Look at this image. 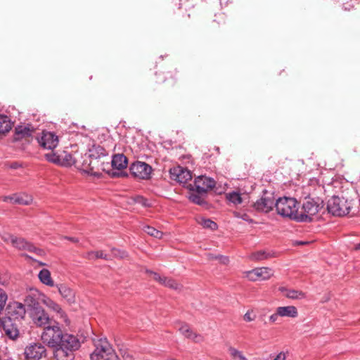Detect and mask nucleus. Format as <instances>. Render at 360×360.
<instances>
[{
    "label": "nucleus",
    "instance_id": "1",
    "mask_svg": "<svg viewBox=\"0 0 360 360\" xmlns=\"http://www.w3.org/2000/svg\"><path fill=\"white\" fill-rule=\"evenodd\" d=\"M41 339L43 343L54 348L53 356L56 360H73L75 352L80 347L79 339L72 334L63 333L56 321L43 329Z\"/></svg>",
    "mask_w": 360,
    "mask_h": 360
},
{
    "label": "nucleus",
    "instance_id": "2",
    "mask_svg": "<svg viewBox=\"0 0 360 360\" xmlns=\"http://www.w3.org/2000/svg\"><path fill=\"white\" fill-rule=\"evenodd\" d=\"M275 207L277 214L284 218L298 222H307L312 220V214H300L298 212V202L294 198H279L276 200Z\"/></svg>",
    "mask_w": 360,
    "mask_h": 360
},
{
    "label": "nucleus",
    "instance_id": "3",
    "mask_svg": "<svg viewBox=\"0 0 360 360\" xmlns=\"http://www.w3.org/2000/svg\"><path fill=\"white\" fill-rule=\"evenodd\" d=\"M351 200L345 198H340L333 194L331 198L328 200L326 207H324L323 200L319 197L316 198V215L321 212L324 214H330L333 216L344 217L347 215L352 208Z\"/></svg>",
    "mask_w": 360,
    "mask_h": 360
},
{
    "label": "nucleus",
    "instance_id": "4",
    "mask_svg": "<svg viewBox=\"0 0 360 360\" xmlns=\"http://www.w3.org/2000/svg\"><path fill=\"white\" fill-rule=\"evenodd\" d=\"M91 360H118L117 355L110 347L108 342L104 340H101L96 349L90 356Z\"/></svg>",
    "mask_w": 360,
    "mask_h": 360
},
{
    "label": "nucleus",
    "instance_id": "5",
    "mask_svg": "<svg viewBox=\"0 0 360 360\" xmlns=\"http://www.w3.org/2000/svg\"><path fill=\"white\" fill-rule=\"evenodd\" d=\"M30 316L33 323L38 327H47L48 325L54 323L55 320L51 319L45 310L39 304L38 302L33 303L30 311Z\"/></svg>",
    "mask_w": 360,
    "mask_h": 360
},
{
    "label": "nucleus",
    "instance_id": "6",
    "mask_svg": "<svg viewBox=\"0 0 360 360\" xmlns=\"http://www.w3.org/2000/svg\"><path fill=\"white\" fill-rule=\"evenodd\" d=\"M216 181L211 177L198 176L193 184H190L188 187L191 191H195L198 194L206 195L209 190L215 187Z\"/></svg>",
    "mask_w": 360,
    "mask_h": 360
},
{
    "label": "nucleus",
    "instance_id": "7",
    "mask_svg": "<svg viewBox=\"0 0 360 360\" xmlns=\"http://www.w3.org/2000/svg\"><path fill=\"white\" fill-rule=\"evenodd\" d=\"M24 356L27 360H40L46 356V349L43 343L32 342L25 347Z\"/></svg>",
    "mask_w": 360,
    "mask_h": 360
},
{
    "label": "nucleus",
    "instance_id": "8",
    "mask_svg": "<svg viewBox=\"0 0 360 360\" xmlns=\"http://www.w3.org/2000/svg\"><path fill=\"white\" fill-rule=\"evenodd\" d=\"M129 170L131 175L137 179H148L153 169L148 164L144 162L136 161L130 165Z\"/></svg>",
    "mask_w": 360,
    "mask_h": 360
},
{
    "label": "nucleus",
    "instance_id": "9",
    "mask_svg": "<svg viewBox=\"0 0 360 360\" xmlns=\"http://www.w3.org/2000/svg\"><path fill=\"white\" fill-rule=\"evenodd\" d=\"M3 335H5L11 340H16L19 336L18 324L11 317H5L2 319L1 325Z\"/></svg>",
    "mask_w": 360,
    "mask_h": 360
},
{
    "label": "nucleus",
    "instance_id": "10",
    "mask_svg": "<svg viewBox=\"0 0 360 360\" xmlns=\"http://www.w3.org/2000/svg\"><path fill=\"white\" fill-rule=\"evenodd\" d=\"M172 179L179 184H185L192 179V174L187 168L177 166L171 168L169 170Z\"/></svg>",
    "mask_w": 360,
    "mask_h": 360
},
{
    "label": "nucleus",
    "instance_id": "11",
    "mask_svg": "<svg viewBox=\"0 0 360 360\" xmlns=\"http://www.w3.org/2000/svg\"><path fill=\"white\" fill-rule=\"evenodd\" d=\"M12 245L18 250L34 252L39 256L43 255L44 253L43 250L36 248L32 243L28 242L23 238L15 236L14 240H13Z\"/></svg>",
    "mask_w": 360,
    "mask_h": 360
},
{
    "label": "nucleus",
    "instance_id": "12",
    "mask_svg": "<svg viewBox=\"0 0 360 360\" xmlns=\"http://www.w3.org/2000/svg\"><path fill=\"white\" fill-rule=\"evenodd\" d=\"M39 145L44 149L53 150L58 144V137L51 131H43L38 139Z\"/></svg>",
    "mask_w": 360,
    "mask_h": 360
},
{
    "label": "nucleus",
    "instance_id": "13",
    "mask_svg": "<svg viewBox=\"0 0 360 360\" xmlns=\"http://www.w3.org/2000/svg\"><path fill=\"white\" fill-rule=\"evenodd\" d=\"M276 201L274 198L271 195H262L253 205L255 210L262 212H269L275 207Z\"/></svg>",
    "mask_w": 360,
    "mask_h": 360
},
{
    "label": "nucleus",
    "instance_id": "14",
    "mask_svg": "<svg viewBox=\"0 0 360 360\" xmlns=\"http://www.w3.org/2000/svg\"><path fill=\"white\" fill-rule=\"evenodd\" d=\"M274 274L271 269L268 267L255 268L247 272V278L252 281L257 280H267Z\"/></svg>",
    "mask_w": 360,
    "mask_h": 360
},
{
    "label": "nucleus",
    "instance_id": "15",
    "mask_svg": "<svg viewBox=\"0 0 360 360\" xmlns=\"http://www.w3.org/2000/svg\"><path fill=\"white\" fill-rule=\"evenodd\" d=\"M1 200L6 202H11L12 204H18L22 205H30L32 198L30 195L26 193H15L11 195H6L1 198Z\"/></svg>",
    "mask_w": 360,
    "mask_h": 360
},
{
    "label": "nucleus",
    "instance_id": "16",
    "mask_svg": "<svg viewBox=\"0 0 360 360\" xmlns=\"http://www.w3.org/2000/svg\"><path fill=\"white\" fill-rule=\"evenodd\" d=\"M324 178V174L321 173L319 178L316 179V192L323 193V194L328 193V196H330V194H335L331 179L329 178L328 181H325Z\"/></svg>",
    "mask_w": 360,
    "mask_h": 360
},
{
    "label": "nucleus",
    "instance_id": "17",
    "mask_svg": "<svg viewBox=\"0 0 360 360\" xmlns=\"http://www.w3.org/2000/svg\"><path fill=\"white\" fill-rule=\"evenodd\" d=\"M25 305L20 302H14L10 306L8 314L15 321L19 322L25 315Z\"/></svg>",
    "mask_w": 360,
    "mask_h": 360
},
{
    "label": "nucleus",
    "instance_id": "18",
    "mask_svg": "<svg viewBox=\"0 0 360 360\" xmlns=\"http://www.w3.org/2000/svg\"><path fill=\"white\" fill-rule=\"evenodd\" d=\"M34 131V127L30 124L26 126L18 125L15 129L13 139L15 141H18L24 138L31 137Z\"/></svg>",
    "mask_w": 360,
    "mask_h": 360
},
{
    "label": "nucleus",
    "instance_id": "19",
    "mask_svg": "<svg viewBox=\"0 0 360 360\" xmlns=\"http://www.w3.org/2000/svg\"><path fill=\"white\" fill-rule=\"evenodd\" d=\"M56 288L60 295L65 299L68 303L72 304L75 302V293L70 288L65 284L56 285Z\"/></svg>",
    "mask_w": 360,
    "mask_h": 360
},
{
    "label": "nucleus",
    "instance_id": "20",
    "mask_svg": "<svg viewBox=\"0 0 360 360\" xmlns=\"http://www.w3.org/2000/svg\"><path fill=\"white\" fill-rule=\"evenodd\" d=\"M127 158L123 154H115L112 157L111 165L113 169L121 170L127 167Z\"/></svg>",
    "mask_w": 360,
    "mask_h": 360
},
{
    "label": "nucleus",
    "instance_id": "21",
    "mask_svg": "<svg viewBox=\"0 0 360 360\" xmlns=\"http://www.w3.org/2000/svg\"><path fill=\"white\" fill-rule=\"evenodd\" d=\"M278 290L283 294L284 296L290 299L301 300L304 297V294L302 291L293 289H288L283 286L280 287Z\"/></svg>",
    "mask_w": 360,
    "mask_h": 360
},
{
    "label": "nucleus",
    "instance_id": "22",
    "mask_svg": "<svg viewBox=\"0 0 360 360\" xmlns=\"http://www.w3.org/2000/svg\"><path fill=\"white\" fill-rule=\"evenodd\" d=\"M277 309L278 314L281 317L295 318L298 315L297 309L294 306L279 307Z\"/></svg>",
    "mask_w": 360,
    "mask_h": 360
},
{
    "label": "nucleus",
    "instance_id": "23",
    "mask_svg": "<svg viewBox=\"0 0 360 360\" xmlns=\"http://www.w3.org/2000/svg\"><path fill=\"white\" fill-rule=\"evenodd\" d=\"M179 332L186 338L191 339L196 342L202 340V337L193 333L187 325H184L179 329Z\"/></svg>",
    "mask_w": 360,
    "mask_h": 360
},
{
    "label": "nucleus",
    "instance_id": "24",
    "mask_svg": "<svg viewBox=\"0 0 360 360\" xmlns=\"http://www.w3.org/2000/svg\"><path fill=\"white\" fill-rule=\"evenodd\" d=\"M38 277L39 281L44 285L53 287L55 286L54 282L51 278L50 271L46 269H41L39 274Z\"/></svg>",
    "mask_w": 360,
    "mask_h": 360
},
{
    "label": "nucleus",
    "instance_id": "25",
    "mask_svg": "<svg viewBox=\"0 0 360 360\" xmlns=\"http://www.w3.org/2000/svg\"><path fill=\"white\" fill-rule=\"evenodd\" d=\"M12 129L10 118L4 115H0V134H6Z\"/></svg>",
    "mask_w": 360,
    "mask_h": 360
},
{
    "label": "nucleus",
    "instance_id": "26",
    "mask_svg": "<svg viewBox=\"0 0 360 360\" xmlns=\"http://www.w3.org/2000/svg\"><path fill=\"white\" fill-rule=\"evenodd\" d=\"M226 198L230 203L234 205H238L243 202V198L241 194L238 191H231L226 194Z\"/></svg>",
    "mask_w": 360,
    "mask_h": 360
},
{
    "label": "nucleus",
    "instance_id": "27",
    "mask_svg": "<svg viewBox=\"0 0 360 360\" xmlns=\"http://www.w3.org/2000/svg\"><path fill=\"white\" fill-rule=\"evenodd\" d=\"M45 304L52 311L58 314L60 317L65 316V312L60 307V306L52 300L48 299L44 302Z\"/></svg>",
    "mask_w": 360,
    "mask_h": 360
},
{
    "label": "nucleus",
    "instance_id": "28",
    "mask_svg": "<svg viewBox=\"0 0 360 360\" xmlns=\"http://www.w3.org/2000/svg\"><path fill=\"white\" fill-rule=\"evenodd\" d=\"M107 155L105 150L101 146H94L92 149L89 150V157L94 159H98L102 156Z\"/></svg>",
    "mask_w": 360,
    "mask_h": 360
},
{
    "label": "nucleus",
    "instance_id": "29",
    "mask_svg": "<svg viewBox=\"0 0 360 360\" xmlns=\"http://www.w3.org/2000/svg\"><path fill=\"white\" fill-rule=\"evenodd\" d=\"M60 163H59V165H60L70 166L74 164L75 160L71 154L64 151L62 154H60Z\"/></svg>",
    "mask_w": 360,
    "mask_h": 360
},
{
    "label": "nucleus",
    "instance_id": "30",
    "mask_svg": "<svg viewBox=\"0 0 360 360\" xmlns=\"http://www.w3.org/2000/svg\"><path fill=\"white\" fill-rule=\"evenodd\" d=\"M143 230L147 233L148 235L156 238H161L163 233L162 231L155 229L153 226H150L148 225H146L143 227Z\"/></svg>",
    "mask_w": 360,
    "mask_h": 360
},
{
    "label": "nucleus",
    "instance_id": "31",
    "mask_svg": "<svg viewBox=\"0 0 360 360\" xmlns=\"http://www.w3.org/2000/svg\"><path fill=\"white\" fill-rule=\"evenodd\" d=\"M162 285L176 290H179L181 288V285L176 281L167 277H164Z\"/></svg>",
    "mask_w": 360,
    "mask_h": 360
},
{
    "label": "nucleus",
    "instance_id": "32",
    "mask_svg": "<svg viewBox=\"0 0 360 360\" xmlns=\"http://www.w3.org/2000/svg\"><path fill=\"white\" fill-rule=\"evenodd\" d=\"M87 258L89 259H104L105 260H108L110 259V257L108 256L107 254L103 253L102 251H96V252H89L87 254Z\"/></svg>",
    "mask_w": 360,
    "mask_h": 360
},
{
    "label": "nucleus",
    "instance_id": "33",
    "mask_svg": "<svg viewBox=\"0 0 360 360\" xmlns=\"http://www.w3.org/2000/svg\"><path fill=\"white\" fill-rule=\"evenodd\" d=\"M203 195H204L198 194L195 191H193V193H191L189 195V199L193 202H194L197 205H202L205 203V201L204 198H202Z\"/></svg>",
    "mask_w": 360,
    "mask_h": 360
},
{
    "label": "nucleus",
    "instance_id": "34",
    "mask_svg": "<svg viewBox=\"0 0 360 360\" xmlns=\"http://www.w3.org/2000/svg\"><path fill=\"white\" fill-rule=\"evenodd\" d=\"M229 352L230 353V355L235 359V360H248V359L243 355L242 352L238 350L237 349L230 347L229 348Z\"/></svg>",
    "mask_w": 360,
    "mask_h": 360
},
{
    "label": "nucleus",
    "instance_id": "35",
    "mask_svg": "<svg viewBox=\"0 0 360 360\" xmlns=\"http://www.w3.org/2000/svg\"><path fill=\"white\" fill-rule=\"evenodd\" d=\"M315 205L314 200L310 197L306 198L305 201L302 204V209L305 213L309 214Z\"/></svg>",
    "mask_w": 360,
    "mask_h": 360
},
{
    "label": "nucleus",
    "instance_id": "36",
    "mask_svg": "<svg viewBox=\"0 0 360 360\" xmlns=\"http://www.w3.org/2000/svg\"><path fill=\"white\" fill-rule=\"evenodd\" d=\"M200 224L204 228L210 229L211 230H215V229H217V223H215L214 221H213L212 220H211L210 219L202 218L200 221Z\"/></svg>",
    "mask_w": 360,
    "mask_h": 360
},
{
    "label": "nucleus",
    "instance_id": "37",
    "mask_svg": "<svg viewBox=\"0 0 360 360\" xmlns=\"http://www.w3.org/2000/svg\"><path fill=\"white\" fill-rule=\"evenodd\" d=\"M269 257V254L265 251L260 250L252 254L251 259L253 260H263Z\"/></svg>",
    "mask_w": 360,
    "mask_h": 360
},
{
    "label": "nucleus",
    "instance_id": "38",
    "mask_svg": "<svg viewBox=\"0 0 360 360\" xmlns=\"http://www.w3.org/2000/svg\"><path fill=\"white\" fill-rule=\"evenodd\" d=\"M111 253L112 257H118L120 259L126 258L128 256V254L126 251L117 248H112Z\"/></svg>",
    "mask_w": 360,
    "mask_h": 360
},
{
    "label": "nucleus",
    "instance_id": "39",
    "mask_svg": "<svg viewBox=\"0 0 360 360\" xmlns=\"http://www.w3.org/2000/svg\"><path fill=\"white\" fill-rule=\"evenodd\" d=\"M45 156H46V160L51 162H53V163H56L58 165H59V163H60V155H57L54 153L51 152L49 153L46 154Z\"/></svg>",
    "mask_w": 360,
    "mask_h": 360
},
{
    "label": "nucleus",
    "instance_id": "40",
    "mask_svg": "<svg viewBox=\"0 0 360 360\" xmlns=\"http://www.w3.org/2000/svg\"><path fill=\"white\" fill-rule=\"evenodd\" d=\"M146 272L150 276H153V278L157 282L160 283V284L162 283V281L164 280V277H162L160 274H158L156 272H154L149 269H146Z\"/></svg>",
    "mask_w": 360,
    "mask_h": 360
},
{
    "label": "nucleus",
    "instance_id": "41",
    "mask_svg": "<svg viewBox=\"0 0 360 360\" xmlns=\"http://www.w3.org/2000/svg\"><path fill=\"white\" fill-rule=\"evenodd\" d=\"M7 298L6 293L2 289H0V311L4 309Z\"/></svg>",
    "mask_w": 360,
    "mask_h": 360
},
{
    "label": "nucleus",
    "instance_id": "42",
    "mask_svg": "<svg viewBox=\"0 0 360 360\" xmlns=\"http://www.w3.org/2000/svg\"><path fill=\"white\" fill-rule=\"evenodd\" d=\"M135 202L136 203L141 204L144 207H149L150 205V203L148 202V200L143 198V196H136L135 198Z\"/></svg>",
    "mask_w": 360,
    "mask_h": 360
},
{
    "label": "nucleus",
    "instance_id": "43",
    "mask_svg": "<svg viewBox=\"0 0 360 360\" xmlns=\"http://www.w3.org/2000/svg\"><path fill=\"white\" fill-rule=\"evenodd\" d=\"M233 214L236 217L242 219L243 220L248 221L249 223L252 222V219L250 218V217L247 214H241L238 212H234Z\"/></svg>",
    "mask_w": 360,
    "mask_h": 360
},
{
    "label": "nucleus",
    "instance_id": "44",
    "mask_svg": "<svg viewBox=\"0 0 360 360\" xmlns=\"http://www.w3.org/2000/svg\"><path fill=\"white\" fill-rule=\"evenodd\" d=\"M120 354L124 360H133L132 355L126 349H120Z\"/></svg>",
    "mask_w": 360,
    "mask_h": 360
},
{
    "label": "nucleus",
    "instance_id": "45",
    "mask_svg": "<svg viewBox=\"0 0 360 360\" xmlns=\"http://www.w3.org/2000/svg\"><path fill=\"white\" fill-rule=\"evenodd\" d=\"M15 236L10 234V233H5L1 236L2 240L6 243H13V240L15 239Z\"/></svg>",
    "mask_w": 360,
    "mask_h": 360
},
{
    "label": "nucleus",
    "instance_id": "46",
    "mask_svg": "<svg viewBox=\"0 0 360 360\" xmlns=\"http://www.w3.org/2000/svg\"><path fill=\"white\" fill-rule=\"evenodd\" d=\"M280 316L279 314H278V309H276V313L271 314L270 316H269V321L272 323H276L278 319V317Z\"/></svg>",
    "mask_w": 360,
    "mask_h": 360
},
{
    "label": "nucleus",
    "instance_id": "47",
    "mask_svg": "<svg viewBox=\"0 0 360 360\" xmlns=\"http://www.w3.org/2000/svg\"><path fill=\"white\" fill-rule=\"evenodd\" d=\"M254 317H252L249 311L245 314L244 315V319L246 321H252L254 320Z\"/></svg>",
    "mask_w": 360,
    "mask_h": 360
},
{
    "label": "nucleus",
    "instance_id": "48",
    "mask_svg": "<svg viewBox=\"0 0 360 360\" xmlns=\"http://www.w3.org/2000/svg\"><path fill=\"white\" fill-rule=\"evenodd\" d=\"M286 358L285 353L281 352L279 353L274 360H285Z\"/></svg>",
    "mask_w": 360,
    "mask_h": 360
},
{
    "label": "nucleus",
    "instance_id": "49",
    "mask_svg": "<svg viewBox=\"0 0 360 360\" xmlns=\"http://www.w3.org/2000/svg\"><path fill=\"white\" fill-rule=\"evenodd\" d=\"M65 239H68L69 240H70L71 242H73V243H77L79 240L77 238H74V237H65Z\"/></svg>",
    "mask_w": 360,
    "mask_h": 360
},
{
    "label": "nucleus",
    "instance_id": "50",
    "mask_svg": "<svg viewBox=\"0 0 360 360\" xmlns=\"http://www.w3.org/2000/svg\"><path fill=\"white\" fill-rule=\"evenodd\" d=\"M20 167V165L18 162H13L10 165L11 169H17Z\"/></svg>",
    "mask_w": 360,
    "mask_h": 360
},
{
    "label": "nucleus",
    "instance_id": "51",
    "mask_svg": "<svg viewBox=\"0 0 360 360\" xmlns=\"http://www.w3.org/2000/svg\"><path fill=\"white\" fill-rule=\"evenodd\" d=\"M352 8H353V6H352V5H350V4H349L348 6H346L343 5V7H342V8H343L345 11H350V9H351Z\"/></svg>",
    "mask_w": 360,
    "mask_h": 360
},
{
    "label": "nucleus",
    "instance_id": "52",
    "mask_svg": "<svg viewBox=\"0 0 360 360\" xmlns=\"http://www.w3.org/2000/svg\"><path fill=\"white\" fill-rule=\"evenodd\" d=\"M221 259H222V262L224 264L229 261V259L226 257H221Z\"/></svg>",
    "mask_w": 360,
    "mask_h": 360
},
{
    "label": "nucleus",
    "instance_id": "53",
    "mask_svg": "<svg viewBox=\"0 0 360 360\" xmlns=\"http://www.w3.org/2000/svg\"><path fill=\"white\" fill-rule=\"evenodd\" d=\"M354 250H360V243L355 245Z\"/></svg>",
    "mask_w": 360,
    "mask_h": 360
},
{
    "label": "nucleus",
    "instance_id": "54",
    "mask_svg": "<svg viewBox=\"0 0 360 360\" xmlns=\"http://www.w3.org/2000/svg\"><path fill=\"white\" fill-rule=\"evenodd\" d=\"M22 256L23 257H25L26 258H28V259H32V257L27 254H22Z\"/></svg>",
    "mask_w": 360,
    "mask_h": 360
},
{
    "label": "nucleus",
    "instance_id": "55",
    "mask_svg": "<svg viewBox=\"0 0 360 360\" xmlns=\"http://www.w3.org/2000/svg\"><path fill=\"white\" fill-rule=\"evenodd\" d=\"M297 243L299 245H302V244H304L305 243L302 242V241H297Z\"/></svg>",
    "mask_w": 360,
    "mask_h": 360
},
{
    "label": "nucleus",
    "instance_id": "56",
    "mask_svg": "<svg viewBox=\"0 0 360 360\" xmlns=\"http://www.w3.org/2000/svg\"><path fill=\"white\" fill-rule=\"evenodd\" d=\"M39 264L40 266H44V265H45V264H44V263H43V262H39Z\"/></svg>",
    "mask_w": 360,
    "mask_h": 360
},
{
    "label": "nucleus",
    "instance_id": "57",
    "mask_svg": "<svg viewBox=\"0 0 360 360\" xmlns=\"http://www.w3.org/2000/svg\"><path fill=\"white\" fill-rule=\"evenodd\" d=\"M167 360H176V359L170 358V359H167Z\"/></svg>",
    "mask_w": 360,
    "mask_h": 360
}]
</instances>
